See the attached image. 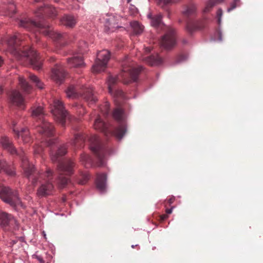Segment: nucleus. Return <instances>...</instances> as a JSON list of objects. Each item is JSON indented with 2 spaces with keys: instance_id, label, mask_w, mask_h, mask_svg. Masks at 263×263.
I'll list each match as a JSON object with an SVG mask.
<instances>
[{
  "instance_id": "25",
  "label": "nucleus",
  "mask_w": 263,
  "mask_h": 263,
  "mask_svg": "<svg viewBox=\"0 0 263 263\" xmlns=\"http://www.w3.org/2000/svg\"><path fill=\"white\" fill-rule=\"evenodd\" d=\"M13 220L11 215L6 212L0 211V225L3 227L8 226L9 222Z\"/></svg>"
},
{
  "instance_id": "48",
  "label": "nucleus",
  "mask_w": 263,
  "mask_h": 263,
  "mask_svg": "<svg viewBox=\"0 0 263 263\" xmlns=\"http://www.w3.org/2000/svg\"><path fill=\"white\" fill-rule=\"evenodd\" d=\"M127 3H129L132 0H127Z\"/></svg>"
},
{
  "instance_id": "39",
  "label": "nucleus",
  "mask_w": 263,
  "mask_h": 263,
  "mask_svg": "<svg viewBox=\"0 0 263 263\" xmlns=\"http://www.w3.org/2000/svg\"><path fill=\"white\" fill-rule=\"evenodd\" d=\"M167 218H168V215L167 214H163L160 216V218L161 221H164L165 219H166Z\"/></svg>"
},
{
  "instance_id": "35",
  "label": "nucleus",
  "mask_w": 263,
  "mask_h": 263,
  "mask_svg": "<svg viewBox=\"0 0 263 263\" xmlns=\"http://www.w3.org/2000/svg\"><path fill=\"white\" fill-rule=\"evenodd\" d=\"M239 5L240 0H233L230 4V7L227 9V11L230 12Z\"/></svg>"
},
{
  "instance_id": "20",
  "label": "nucleus",
  "mask_w": 263,
  "mask_h": 263,
  "mask_svg": "<svg viewBox=\"0 0 263 263\" xmlns=\"http://www.w3.org/2000/svg\"><path fill=\"white\" fill-rule=\"evenodd\" d=\"M106 175L105 174H98L96 179L97 188L101 192L106 191Z\"/></svg>"
},
{
  "instance_id": "13",
  "label": "nucleus",
  "mask_w": 263,
  "mask_h": 263,
  "mask_svg": "<svg viewBox=\"0 0 263 263\" xmlns=\"http://www.w3.org/2000/svg\"><path fill=\"white\" fill-rule=\"evenodd\" d=\"M0 198L5 202L12 206H15L21 203L17 191H13L7 186L0 187Z\"/></svg>"
},
{
  "instance_id": "21",
  "label": "nucleus",
  "mask_w": 263,
  "mask_h": 263,
  "mask_svg": "<svg viewBox=\"0 0 263 263\" xmlns=\"http://www.w3.org/2000/svg\"><path fill=\"white\" fill-rule=\"evenodd\" d=\"M60 21L63 25L69 28L73 27L77 23L76 19L74 17L70 15H64L61 18Z\"/></svg>"
},
{
  "instance_id": "4",
  "label": "nucleus",
  "mask_w": 263,
  "mask_h": 263,
  "mask_svg": "<svg viewBox=\"0 0 263 263\" xmlns=\"http://www.w3.org/2000/svg\"><path fill=\"white\" fill-rule=\"evenodd\" d=\"M67 145L61 144L55 150L51 149L50 157L52 161L58 162L57 170L59 173L58 184L60 187H64L69 181L68 176L73 174L75 164L71 160L62 161L63 157L67 153Z\"/></svg>"
},
{
  "instance_id": "1",
  "label": "nucleus",
  "mask_w": 263,
  "mask_h": 263,
  "mask_svg": "<svg viewBox=\"0 0 263 263\" xmlns=\"http://www.w3.org/2000/svg\"><path fill=\"white\" fill-rule=\"evenodd\" d=\"M35 15L39 18H42L39 22H36L29 18L22 20L19 22V25L32 32L39 31L46 36H49L55 41L62 45L67 43L69 39V35L66 33H61L53 30L52 28L44 20V15L54 18L58 14V10L54 7L48 5L39 8L35 12Z\"/></svg>"
},
{
  "instance_id": "33",
  "label": "nucleus",
  "mask_w": 263,
  "mask_h": 263,
  "mask_svg": "<svg viewBox=\"0 0 263 263\" xmlns=\"http://www.w3.org/2000/svg\"><path fill=\"white\" fill-rule=\"evenodd\" d=\"M172 0H157V5L168 12V16H170V12L167 8V5Z\"/></svg>"
},
{
  "instance_id": "22",
  "label": "nucleus",
  "mask_w": 263,
  "mask_h": 263,
  "mask_svg": "<svg viewBox=\"0 0 263 263\" xmlns=\"http://www.w3.org/2000/svg\"><path fill=\"white\" fill-rule=\"evenodd\" d=\"M14 132L18 138L21 137L22 140L24 143H28L31 141V137L27 128H23L21 131L14 129Z\"/></svg>"
},
{
  "instance_id": "32",
  "label": "nucleus",
  "mask_w": 263,
  "mask_h": 263,
  "mask_svg": "<svg viewBox=\"0 0 263 263\" xmlns=\"http://www.w3.org/2000/svg\"><path fill=\"white\" fill-rule=\"evenodd\" d=\"M223 1V0H209L206 4V6L204 9V12H209L214 6L216 4L220 3Z\"/></svg>"
},
{
  "instance_id": "49",
  "label": "nucleus",
  "mask_w": 263,
  "mask_h": 263,
  "mask_svg": "<svg viewBox=\"0 0 263 263\" xmlns=\"http://www.w3.org/2000/svg\"><path fill=\"white\" fill-rule=\"evenodd\" d=\"M132 247L133 248H135V246L133 245V246H132Z\"/></svg>"
},
{
  "instance_id": "27",
  "label": "nucleus",
  "mask_w": 263,
  "mask_h": 263,
  "mask_svg": "<svg viewBox=\"0 0 263 263\" xmlns=\"http://www.w3.org/2000/svg\"><path fill=\"white\" fill-rule=\"evenodd\" d=\"M80 160L85 167L88 168L95 165L91 158L86 154H82L80 157Z\"/></svg>"
},
{
  "instance_id": "6",
  "label": "nucleus",
  "mask_w": 263,
  "mask_h": 263,
  "mask_svg": "<svg viewBox=\"0 0 263 263\" xmlns=\"http://www.w3.org/2000/svg\"><path fill=\"white\" fill-rule=\"evenodd\" d=\"M151 25L155 28H160L164 30V34L162 36L159 42L160 45L164 48L168 49L173 47L176 44L175 32L173 28L170 26H165L162 22V15L160 13L151 17Z\"/></svg>"
},
{
  "instance_id": "12",
  "label": "nucleus",
  "mask_w": 263,
  "mask_h": 263,
  "mask_svg": "<svg viewBox=\"0 0 263 263\" xmlns=\"http://www.w3.org/2000/svg\"><path fill=\"white\" fill-rule=\"evenodd\" d=\"M51 112L55 120L64 126L66 119L68 118V114L61 100L57 99L53 100Z\"/></svg>"
},
{
  "instance_id": "46",
  "label": "nucleus",
  "mask_w": 263,
  "mask_h": 263,
  "mask_svg": "<svg viewBox=\"0 0 263 263\" xmlns=\"http://www.w3.org/2000/svg\"><path fill=\"white\" fill-rule=\"evenodd\" d=\"M4 63V60L2 59V57L0 56V67L2 66Z\"/></svg>"
},
{
  "instance_id": "7",
  "label": "nucleus",
  "mask_w": 263,
  "mask_h": 263,
  "mask_svg": "<svg viewBox=\"0 0 263 263\" xmlns=\"http://www.w3.org/2000/svg\"><path fill=\"white\" fill-rule=\"evenodd\" d=\"M182 14L186 22V29L190 32L203 28L205 23L202 21L194 20L196 14V8L193 4H190L183 7Z\"/></svg>"
},
{
  "instance_id": "45",
  "label": "nucleus",
  "mask_w": 263,
  "mask_h": 263,
  "mask_svg": "<svg viewBox=\"0 0 263 263\" xmlns=\"http://www.w3.org/2000/svg\"><path fill=\"white\" fill-rule=\"evenodd\" d=\"M218 34L219 40V41H221L222 40V34H221V33L220 32H218Z\"/></svg>"
},
{
  "instance_id": "29",
  "label": "nucleus",
  "mask_w": 263,
  "mask_h": 263,
  "mask_svg": "<svg viewBox=\"0 0 263 263\" xmlns=\"http://www.w3.org/2000/svg\"><path fill=\"white\" fill-rule=\"evenodd\" d=\"M130 26L133 29L134 33L136 34H141L144 29V27L138 22L134 21L130 23Z\"/></svg>"
},
{
  "instance_id": "30",
  "label": "nucleus",
  "mask_w": 263,
  "mask_h": 263,
  "mask_svg": "<svg viewBox=\"0 0 263 263\" xmlns=\"http://www.w3.org/2000/svg\"><path fill=\"white\" fill-rule=\"evenodd\" d=\"M19 83L23 90L26 93H29L32 89V87L28 83L26 80L23 78L20 77L18 78Z\"/></svg>"
},
{
  "instance_id": "40",
  "label": "nucleus",
  "mask_w": 263,
  "mask_h": 263,
  "mask_svg": "<svg viewBox=\"0 0 263 263\" xmlns=\"http://www.w3.org/2000/svg\"><path fill=\"white\" fill-rule=\"evenodd\" d=\"M151 50H152L151 47H146V48H145V52H146V53H149V52H151Z\"/></svg>"
},
{
  "instance_id": "10",
  "label": "nucleus",
  "mask_w": 263,
  "mask_h": 263,
  "mask_svg": "<svg viewBox=\"0 0 263 263\" xmlns=\"http://www.w3.org/2000/svg\"><path fill=\"white\" fill-rule=\"evenodd\" d=\"M90 149L96 155L98 162L97 165L102 166L105 163V157L107 154L106 147L102 143L99 137L96 135L91 136L90 139Z\"/></svg>"
},
{
  "instance_id": "24",
  "label": "nucleus",
  "mask_w": 263,
  "mask_h": 263,
  "mask_svg": "<svg viewBox=\"0 0 263 263\" xmlns=\"http://www.w3.org/2000/svg\"><path fill=\"white\" fill-rule=\"evenodd\" d=\"M68 64L71 67H82L84 66L83 60L80 56L68 59Z\"/></svg>"
},
{
  "instance_id": "44",
  "label": "nucleus",
  "mask_w": 263,
  "mask_h": 263,
  "mask_svg": "<svg viewBox=\"0 0 263 263\" xmlns=\"http://www.w3.org/2000/svg\"><path fill=\"white\" fill-rule=\"evenodd\" d=\"M174 200H175L174 197L171 198L168 200V203H169L170 204H172V203L174 202Z\"/></svg>"
},
{
  "instance_id": "14",
  "label": "nucleus",
  "mask_w": 263,
  "mask_h": 263,
  "mask_svg": "<svg viewBox=\"0 0 263 263\" xmlns=\"http://www.w3.org/2000/svg\"><path fill=\"white\" fill-rule=\"evenodd\" d=\"M110 59V52L103 50L98 52L95 64L92 66L93 72L98 73L104 71L106 68L107 63Z\"/></svg>"
},
{
  "instance_id": "28",
  "label": "nucleus",
  "mask_w": 263,
  "mask_h": 263,
  "mask_svg": "<svg viewBox=\"0 0 263 263\" xmlns=\"http://www.w3.org/2000/svg\"><path fill=\"white\" fill-rule=\"evenodd\" d=\"M89 179L90 176L87 172H81L80 176L77 179V181L79 184L84 185Z\"/></svg>"
},
{
  "instance_id": "19",
  "label": "nucleus",
  "mask_w": 263,
  "mask_h": 263,
  "mask_svg": "<svg viewBox=\"0 0 263 263\" xmlns=\"http://www.w3.org/2000/svg\"><path fill=\"white\" fill-rule=\"evenodd\" d=\"M142 60L150 66H157L162 63V59L158 54L143 57Z\"/></svg>"
},
{
  "instance_id": "26",
  "label": "nucleus",
  "mask_w": 263,
  "mask_h": 263,
  "mask_svg": "<svg viewBox=\"0 0 263 263\" xmlns=\"http://www.w3.org/2000/svg\"><path fill=\"white\" fill-rule=\"evenodd\" d=\"M86 140V137L82 133H77L74 134V139L72 144L76 146L79 147Z\"/></svg>"
},
{
  "instance_id": "47",
  "label": "nucleus",
  "mask_w": 263,
  "mask_h": 263,
  "mask_svg": "<svg viewBox=\"0 0 263 263\" xmlns=\"http://www.w3.org/2000/svg\"><path fill=\"white\" fill-rule=\"evenodd\" d=\"M3 92V88L0 86V93H2Z\"/></svg>"
},
{
  "instance_id": "18",
  "label": "nucleus",
  "mask_w": 263,
  "mask_h": 263,
  "mask_svg": "<svg viewBox=\"0 0 263 263\" xmlns=\"http://www.w3.org/2000/svg\"><path fill=\"white\" fill-rule=\"evenodd\" d=\"M10 100L11 103L14 105L17 106L21 108L24 105V99L20 92L17 90L12 91L10 96Z\"/></svg>"
},
{
  "instance_id": "16",
  "label": "nucleus",
  "mask_w": 263,
  "mask_h": 263,
  "mask_svg": "<svg viewBox=\"0 0 263 263\" xmlns=\"http://www.w3.org/2000/svg\"><path fill=\"white\" fill-rule=\"evenodd\" d=\"M66 72L63 66L58 63H56L51 69V78L57 83H61L64 80Z\"/></svg>"
},
{
  "instance_id": "38",
  "label": "nucleus",
  "mask_w": 263,
  "mask_h": 263,
  "mask_svg": "<svg viewBox=\"0 0 263 263\" xmlns=\"http://www.w3.org/2000/svg\"><path fill=\"white\" fill-rule=\"evenodd\" d=\"M106 110L103 113L104 116H107L109 114V107L108 106V104L105 105Z\"/></svg>"
},
{
  "instance_id": "11",
  "label": "nucleus",
  "mask_w": 263,
  "mask_h": 263,
  "mask_svg": "<svg viewBox=\"0 0 263 263\" xmlns=\"http://www.w3.org/2000/svg\"><path fill=\"white\" fill-rule=\"evenodd\" d=\"M22 167L26 177L29 179H32L33 183H35L37 181H40V179L42 178H44V180H46L45 183L48 181L46 172L44 174L40 173H36L34 166L28 162L27 157H22Z\"/></svg>"
},
{
  "instance_id": "34",
  "label": "nucleus",
  "mask_w": 263,
  "mask_h": 263,
  "mask_svg": "<svg viewBox=\"0 0 263 263\" xmlns=\"http://www.w3.org/2000/svg\"><path fill=\"white\" fill-rule=\"evenodd\" d=\"M79 52L83 54L86 52L88 45L86 42L84 41H81L79 44Z\"/></svg>"
},
{
  "instance_id": "37",
  "label": "nucleus",
  "mask_w": 263,
  "mask_h": 263,
  "mask_svg": "<svg viewBox=\"0 0 263 263\" xmlns=\"http://www.w3.org/2000/svg\"><path fill=\"white\" fill-rule=\"evenodd\" d=\"M222 13H223L222 10L220 8H219L217 11V16L218 17V22L219 24L220 23L221 17L222 15Z\"/></svg>"
},
{
  "instance_id": "5",
  "label": "nucleus",
  "mask_w": 263,
  "mask_h": 263,
  "mask_svg": "<svg viewBox=\"0 0 263 263\" xmlns=\"http://www.w3.org/2000/svg\"><path fill=\"white\" fill-rule=\"evenodd\" d=\"M112 117L119 123V126L116 128L114 131H111L109 127L100 117H98L95 121L93 126L95 129L103 133L105 135L108 136L114 135L117 139L120 140L122 138L126 132V126L124 122V114L123 110L120 108H116L113 113Z\"/></svg>"
},
{
  "instance_id": "17",
  "label": "nucleus",
  "mask_w": 263,
  "mask_h": 263,
  "mask_svg": "<svg viewBox=\"0 0 263 263\" xmlns=\"http://www.w3.org/2000/svg\"><path fill=\"white\" fill-rule=\"evenodd\" d=\"M0 143L2 147L8 152H9L11 154H17L20 156L21 159H22V157H27L23 151L22 152L18 153L15 148L13 147V145L12 142L10 141L9 139L6 136H3L1 137L0 139Z\"/></svg>"
},
{
  "instance_id": "8",
  "label": "nucleus",
  "mask_w": 263,
  "mask_h": 263,
  "mask_svg": "<svg viewBox=\"0 0 263 263\" xmlns=\"http://www.w3.org/2000/svg\"><path fill=\"white\" fill-rule=\"evenodd\" d=\"M66 93L69 98H76L80 96L89 104L95 103L97 100L92 88L83 85H70L66 90Z\"/></svg>"
},
{
  "instance_id": "41",
  "label": "nucleus",
  "mask_w": 263,
  "mask_h": 263,
  "mask_svg": "<svg viewBox=\"0 0 263 263\" xmlns=\"http://www.w3.org/2000/svg\"><path fill=\"white\" fill-rule=\"evenodd\" d=\"M172 212V209H167L166 210V213L167 215L171 214Z\"/></svg>"
},
{
  "instance_id": "23",
  "label": "nucleus",
  "mask_w": 263,
  "mask_h": 263,
  "mask_svg": "<svg viewBox=\"0 0 263 263\" xmlns=\"http://www.w3.org/2000/svg\"><path fill=\"white\" fill-rule=\"evenodd\" d=\"M4 172L9 176L15 175V172L12 166L8 165L4 160H0V173Z\"/></svg>"
},
{
  "instance_id": "31",
  "label": "nucleus",
  "mask_w": 263,
  "mask_h": 263,
  "mask_svg": "<svg viewBox=\"0 0 263 263\" xmlns=\"http://www.w3.org/2000/svg\"><path fill=\"white\" fill-rule=\"evenodd\" d=\"M28 78L32 82L35 84L36 86L39 89H42L44 88V84L37 76L33 74L29 73Z\"/></svg>"
},
{
  "instance_id": "3",
  "label": "nucleus",
  "mask_w": 263,
  "mask_h": 263,
  "mask_svg": "<svg viewBox=\"0 0 263 263\" xmlns=\"http://www.w3.org/2000/svg\"><path fill=\"white\" fill-rule=\"evenodd\" d=\"M20 40L19 34L10 37L7 42L8 51L18 60L26 59L34 69L40 70L43 65V60L40 56L32 48L22 49L19 43Z\"/></svg>"
},
{
  "instance_id": "50",
  "label": "nucleus",
  "mask_w": 263,
  "mask_h": 263,
  "mask_svg": "<svg viewBox=\"0 0 263 263\" xmlns=\"http://www.w3.org/2000/svg\"><path fill=\"white\" fill-rule=\"evenodd\" d=\"M13 7H14V6H13V5H11V8H12Z\"/></svg>"
},
{
  "instance_id": "42",
  "label": "nucleus",
  "mask_w": 263,
  "mask_h": 263,
  "mask_svg": "<svg viewBox=\"0 0 263 263\" xmlns=\"http://www.w3.org/2000/svg\"><path fill=\"white\" fill-rule=\"evenodd\" d=\"M48 61L50 62H54L55 61V59L54 58V57H50L49 58V59H48Z\"/></svg>"
},
{
  "instance_id": "9",
  "label": "nucleus",
  "mask_w": 263,
  "mask_h": 263,
  "mask_svg": "<svg viewBox=\"0 0 263 263\" xmlns=\"http://www.w3.org/2000/svg\"><path fill=\"white\" fill-rule=\"evenodd\" d=\"M32 116L34 119L40 120L41 122L38 127V131L40 134L48 137L53 135L54 127L50 123L45 119V113L42 107H33Z\"/></svg>"
},
{
  "instance_id": "43",
  "label": "nucleus",
  "mask_w": 263,
  "mask_h": 263,
  "mask_svg": "<svg viewBox=\"0 0 263 263\" xmlns=\"http://www.w3.org/2000/svg\"><path fill=\"white\" fill-rule=\"evenodd\" d=\"M47 142H48V145L51 146L53 144L54 142L53 141V140H49Z\"/></svg>"
},
{
  "instance_id": "2",
  "label": "nucleus",
  "mask_w": 263,
  "mask_h": 263,
  "mask_svg": "<svg viewBox=\"0 0 263 263\" xmlns=\"http://www.w3.org/2000/svg\"><path fill=\"white\" fill-rule=\"evenodd\" d=\"M143 69L142 66L136 67L131 59L126 57L122 63V71L117 77L109 76L108 79V88L109 92L117 99H125V95L120 89H117L114 85L119 81H121L124 84H128L136 81L138 74Z\"/></svg>"
},
{
  "instance_id": "36",
  "label": "nucleus",
  "mask_w": 263,
  "mask_h": 263,
  "mask_svg": "<svg viewBox=\"0 0 263 263\" xmlns=\"http://www.w3.org/2000/svg\"><path fill=\"white\" fill-rule=\"evenodd\" d=\"M43 151V147L42 145H36L34 147V152L35 154H41Z\"/></svg>"
},
{
  "instance_id": "15",
  "label": "nucleus",
  "mask_w": 263,
  "mask_h": 263,
  "mask_svg": "<svg viewBox=\"0 0 263 263\" xmlns=\"http://www.w3.org/2000/svg\"><path fill=\"white\" fill-rule=\"evenodd\" d=\"M53 173L49 168L46 170V176L48 181L46 183H42L38 189L37 194L39 197H44L52 194L54 186L52 183Z\"/></svg>"
}]
</instances>
